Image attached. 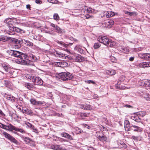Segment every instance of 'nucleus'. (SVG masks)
<instances>
[{
	"label": "nucleus",
	"mask_w": 150,
	"mask_h": 150,
	"mask_svg": "<svg viewBox=\"0 0 150 150\" xmlns=\"http://www.w3.org/2000/svg\"><path fill=\"white\" fill-rule=\"evenodd\" d=\"M7 52L10 55L16 57L20 59L16 60V62L21 64H27L26 59L27 57L23 53L17 51L9 50L7 51Z\"/></svg>",
	"instance_id": "1"
},
{
	"label": "nucleus",
	"mask_w": 150,
	"mask_h": 150,
	"mask_svg": "<svg viewBox=\"0 0 150 150\" xmlns=\"http://www.w3.org/2000/svg\"><path fill=\"white\" fill-rule=\"evenodd\" d=\"M98 40L100 42L103 43L107 46L111 47H114L115 43L111 39H109L107 37L104 36H100L98 38Z\"/></svg>",
	"instance_id": "2"
},
{
	"label": "nucleus",
	"mask_w": 150,
	"mask_h": 150,
	"mask_svg": "<svg viewBox=\"0 0 150 150\" xmlns=\"http://www.w3.org/2000/svg\"><path fill=\"white\" fill-rule=\"evenodd\" d=\"M26 77L28 79L32 80V82L35 84L41 85L43 83L42 80L39 77H37L33 75H28Z\"/></svg>",
	"instance_id": "3"
},
{
	"label": "nucleus",
	"mask_w": 150,
	"mask_h": 150,
	"mask_svg": "<svg viewBox=\"0 0 150 150\" xmlns=\"http://www.w3.org/2000/svg\"><path fill=\"white\" fill-rule=\"evenodd\" d=\"M59 76L61 79L64 81L71 80L73 78L72 75L68 72H62L59 73Z\"/></svg>",
	"instance_id": "4"
},
{
	"label": "nucleus",
	"mask_w": 150,
	"mask_h": 150,
	"mask_svg": "<svg viewBox=\"0 0 150 150\" xmlns=\"http://www.w3.org/2000/svg\"><path fill=\"white\" fill-rule=\"evenodd\" d=\"M54 54L56 57L63 59H69V58L70 57L69 55L57 51H56L54 52Z\"/></svg>",
	"instance_id": "5"
},
{
	"label": "nucleus",
	"mask_w": 150,
	"mask_h": 150,
	"mask_svg": "<svg viewBox=\"0 0 150 150\" xmlns=\"http://www.w3.org/2000/svg\"><path fill=\"white\" fill-rule=\"evenodd\" d=\"M3 134L6 138L10 140L11 142L16 144H18V142L17 140L8 133L6 132H3Z\"/></svg>",
	"instance_id": "6"
},
{
	"label": "nucleus",
	"mask_w": 150,
	"mask_h": 150,
	"mask_svg": "<svg viewBox=\"0 0 150 150\" xmlns=\"http://www.w3.org/2000/svg\"><path fill=\"white\" fill-rule=\"evenodd\" d=\"M138 56L142 59L146 60H150V53H140L138 54Z\"/></svg>",
	"instance_id": "7"
},
{
	"label": "nucleus",
	"mask_w": 150,
	"mask_h": 150,
	"mask_svg": "<svg viewBox=\"0 0 150 150\" xmlns=\"http://www.w3.org/2000/svg\"><path fill=\"white\" fill-rule=\"evenodd\" d=\"M50 148L54 150H66L61 145H52Z\"/></svg>",
	"instance_id": "8"
},
{
	"label": "nucleus",
	"mask_w": 150,
	"mask_h": 150,
	"mask_svg": "<svg viewBox=\"0 0 150 150\" xmlns=\"http://www.w3.org/2000/svg\"><path fill=\"white\" fill-rule=\"evenodd\" d=\"M30 102L33 105H39L43 104V103L41 101H36L34 98H31L30 100Z\"/></svg>",
	"instance_id": "9"
},
{
	"label": "nucleus",
	"mask_w": 150,
	"mask_h": 150,
	"mask_svg": "<svg viewBox=\"0 0 150 150\" xmlns=\"http://www.w3.org/2000/svg\"><path fill=\"white\" fill-rule=\"evenodd\" d=\"M74 50L81 54L83 53V52L82 47L79 45H77L74 48Z\"/></svg>",
	"instance_id": "10"
},
{
	"label": "nucleus",
	"mask_w": 150,
	"mask_h": 150,
	"mask_svg": "<svg viewBox=\"0 0 150 150\" xmlns=\"http://www.w3.org/2000/svg\"><path fill=\"white\" fill-rule=\"evenodd\" d=\"M124 127L126 131H129L130 129V126L129 121L126 120L124 122Z\"/></svg>",
	"instance_id": "11"
},
{
	"label": "nucleus",
	"mask_w": 150,
	"mask_h": 150,
	"mask_svg": "<svg viewBox=\"0 0 150 150\" xmlns=\"http://www.w3.org/2000/svg\"><path fill=\"white\" fill-rule=\"evenodd\" d=\"M103 14L107 18H109L115 15V13L112 11H105Z\"/></svg>",
	"instance_id": "12"
},
{
	"label": "nucleus",
	"mask_w": 150,
	"mask_h": 150,
	"mask_svg": "<svg viewBox=\"0 0 150 150\" xmlns=\"http://www.w3.org/2000/svg\"><path fill=\"white\" fill-rule=\"evenodd\" d=\"M99 134V135H98V138L102 142L106 141L107 139L106 137L104 134H103L102 133Z\"/></svg>",
	"instance_id": "13"
},
{
	"label": "nucleus",
	"mask_w": 150,
	"mask_h": 150,
	"mask_svg": "<svg viewBox=\"0 0 150 150\" xmlns=\"http://www.w3.org/2000/svg\"><path fill=\"white\" fill-rule=\"evenodd\" d=\"M80 107L84 110H91L92 109V107L89 105H81Z\"/></svg>",
	"instance_id": "14"
},
{
	"label": "nucleus",
	"mask_w": 150,
	"mask_h": 150,
	"mask_svg": "<svg viewBox=\"0 0 150 150\" xmlns=\"http://www.w3.org/2000/svg\"><path fill=\"white\" fill-rule=\"evenodd\" d=\"M11 26H10V29L12 31H16V32H20L22 31V30L19 28L14 27L12 25H11Z\"/></svg>",
	"instance_id": "15"
},
{
	"label": "nucleus",
	"mask_w": 150,
	"mask_h": 150,
	"mask_svg": "<svg viewBox=\"0 0 150 150\" xmlns=\"http://www.w3.org/2000/svg\"><path fill=\"white\" fill-rule=\"evenodd\" d=\"M22 41L23 42H24L25 44L28 46H32L33 45V43L28 40L22 39Z\"/></svg>",
	"instance_id": "16"
},
{
	"label": "nucleus",
	"mask_w": 150,
	"mask_h": 150,
	"mask_svg": "<svg viewBox=\"0 0 150 150\" xmlns=\"http://www.w3.org/2000/svg\"><path fill=\"white\" fill-rule=\"evenodd\" d=\"M114 23V21L113 20H109L105 22V23L106 25V26H107L108 27H110V26L109 27L108 26H109L112 25H113Z\"/></svg>",
	"instance_id": "17"
},
{
	"label": "nucleus",
	"mask_w": 150,
	"mask_h": 150,
	"mask_svg": "<svg viewBox=\"0 0 150 150\" xmlns=\"http://www.w3.org/2000/svg\"><path fill=\"white\" fill-rule=\"evenodd\" d=\"M131 119L134 120L137 122H140L141 121V119L137 114L135 116H132L131 117Z\"/></svg>",
	"instance_id": "18"
},
{
	"label": "nucleus",
	"mask_w": 150,
	"mask_h": 150,
	"mask_svg": "<svg viewBox=\"0 0 150 150\" xmlns=\"http://www.w3.org/2000/svg\"><path fill=\"white\" fill-rule=\"evenodd\" d=\"M26 59H29L30 61L31 60L32 62H34L36 61L38 59L34 55L32 54L30 56V57H27Z\"/></svg>",
	"instance_id": "19"
},
{
	"label": "nucleus",
	"mask_w": 150,
	"mask_h": 150,
	"mask_svg": "<svg viewBox=\"0 0 150 150\" xmlns=\"http://www.w3.org/2000/svg\"><path fill=\"white\" fill-rule=\"evenodd\" d=\"M149 62L141 63L139 64V66L140 67L144 68L149 67Z\"/></svg>",
	"instance_id": "20"
},
{
	"label": "nucleus",
	"mask_w": 150,
	"mask_h": 150,
	"mask_svg": "<svg viewBox=\"0 0 150 150\" xmlns=\"http://www.w3.org/2000/svg\"><path fill=\"white\" fill-rule=\"evenodd\" d=\"M24 85L25 87L29 90L32 89L34 87L33 85L30 83H25Z\"/></svg>",
	"instance_id": "21"
},
{
	"label": "nucleus",
	"mask_w": 150,
	"mask_h": 150,
	"mask_svg": "<svg viewBox=\"0 0 150 150\" xmlns=\"http://www.w3.org/2000/svg\"><path fill=\"white\" fill-rule=\"evenodd\" d=\"M22 111L23 113H25L28 115H30L33 113L31 110L26 108L25 109H24L22 110Z\"/></svg>",
	"instance_id": "22"
},
{
	"label": "nucleus",
	"mask_w": 150,
	"mask_h": 150,
	"mask_svg": "<svg viewBox=\"0 0 150 150\" xmlns=\"http://www.w3.org/2000/svg\"><path fill=\"white\" fill-rule=\"evenodd\" d=\"M83 58L80 55H78L76 57L75 60L76 62H81L83 60Z\"/></svg>",
	"instance_id": "23"
},
{
	"label": "nucleus",
	"mask_w": 150,
	"mask_h": 150,
	"mask_svg": "<svg viewBox=\"0 0 150 150\" xmlns=\"http://www.w3.org/2000/svg\"><path fill=\"white\" fill-rule=\"evenodd\" d=\"M106 73V74L110 75H115L116 74V72L114 70H107Z\"/></svg>",
	"instance_id": "24"
},
{
	"label": "nucleus",
	"mask_w": 150,
	"mask_h": 150,
	"mask_svg": "<svg viewBox=\"0 0 150 150\" xmlns=\"http://www.w3.org/2000/svg\"><path fill=\"white\" fill-rule=\"evenodd\" d=\"M132 127L134 129L133 130L134 131L140 132L142 131V129L137 126L135 125H132Z\"/></svg>",
	"instance_id": "25"
},
{
	"label": "nucleus",
	"mask_w": 150,
	"mask_h": 150,
	"mask_svg": "<svg viewBox=\"0 0 150 150\" xmlns=\"http://www.w3.org/2000/svg\"><path fill=\"white\" fill-rule=\"evenodd\" d=\"M13 130L22 133H25V131L22 129L19 128L18 127H16L14 126Z\"/></svg>",
	"instance_id": "26"
},
{
	"label": "nucleus",
	"mask_w": 150,
	"mask_h": 150,
	"mask_svg": "<svg viewBox=\"0 0 150 150\" xmlns=\"http://www.w3.org/2000/svg\"><path fill=\"white\" fill-rule=\"evenodd\" d=\"M68 64L64 61H60V67H68Z\"/></svg>",
	"instance_id": "27"
},
{
	"label": "nucleus",
	"mask_w": 150,
	"mask_h": 150,
	"mask_svg": "<svg viewBox=\"0 0 150 150\" xmlns=\"http://www.w3.org/2000/svg\"><path fill=\"white\" fill-rule=\"evenodd\" d=\"M57 42L62 47H67L69 46L68 45L66 44L62 41H58Z\"/></svg>",
	"instance_id": "28"
},
{
	"label": "nucleus",
	"mask_w": 150,
	"mask_h": 150,
	"mask_svg": "<svg viewBox=\"0 0 150 150\" xmlns=\"http://www.w3.org/2000/svg\"><path fill=\"white\" fill-rule=\"evenodd\" d=\"M12 22V19L9 18H6L4 21V22L5 23H7L9 25L10 24H11L10 23Z\"/></svg>",
	"instance_id": "29"
},
{
	"label": "nucleus",
	"mask_w": 150,
	"mask_h": 150,
	"mask_svg": "<svg viewBox=\"0 0 150 150\" xmlns=\"http://www.w3.org/2000/svg\"><path fill=\"white\" fill-rule=\"evenodd\" d=\"M7 130L10 131H12L14 129V126L11 124H9L7 125Z\"/></svg>",
	"instance_id": "30"
},
{
	"label": "nucleus",
	"mask_w": 150,
	"mask_h": 150,
	"mask_svg": "<svg viewBox=\"0 0 150 150\" xmlns=\"http://www.w3.org/2000/svg\"><path fill=\"white\" fill-rule=\"evenodd\" d=\"M137 115H139V116L140 118L141 117H143L144 116L146 115V113L144 112H139L137 113Z\"/></svg>",
	"instance_id": "31"
},
{
	"label": "nucleus",
	"mask_w": 150,
	"mask_h": 150,
	"mask_svg": "<svg viewBox=\"0 0 150 150\" xmlns=\"http://www.w3.org/2000/svg\"><path fill=\"white\" fill-rule=\"evenodd\" d=\"M144 83L143 86H150V80L145 81Z\"/></svg>",
	"instance_id": "32"
},
{
	"label": "nucleus",
	"mask_w": 150,
	"mask_h": 150,
	"mask_svg": "<svg viewBox=\"0 0 150 150\" xmlns=\"http://www.w3.org/2000/svg\"><path fill=\"white\" fill-rule=\"evenodd\" d=\"M23 139H24V140L25 142V143L27 144L29 143L30 141V139L28 137H23Z\"/></svg>",
	"instance_id": "33"
},
{
	"label": "nucleus",
	"mask_w": 150,
	"mask_h": 150,
	"mask_svg": "<svg viewBox=\"0 0 150 150\" xmlns=\"http://www.w3.org/2000/svg\"><path fill=\"white\" fill-rule=\"evenodd\" d=\"M1 82L3 84V85L2 86V87H3V86H6L8 83V81L4 80H2Z\"/></svg>",
	"instance_id": "34"
},
{
	"label": "nucleus",
	"mask_w": 150,
	"mask_h": 150,
	"mask_svg": "<svg viewBox=\"0 0 150 150\" xmlns=\"http://www.w3.org/2000/svg\"><path fill=\"white\" fill-rule=\"evenodd\" d=\"M54 19L55 20H59V17L58 14L57 13H54L53 15Z\"/></svg>",
	"instance_id": "35"
},
{
	"label": "nucleus",
	"mask_w": 150,
	"mask_h": 150,
	"mask_svg": "<svg viewBox=\"0 0 150 150\" xmlns=\"http://www.w3.org/2000/svg\"><path fill=\"white\" fill-rule=\"evenodd\" d=\"M7 99L8 100H10L12 101H14L15 98L12 96H9L7 97Z\"/></svg>",
	"instance_id": "36"
},
{
	"label": "nucleus",
	"mask_w": 150,
	"mask_h": 150,
	"mask_svg": "<svg viewBox=\"0 0 150 150\" xmlns=\"http://www.w3.org/2000/svg\"><path fill=\"white\" fill-rule=\"evenodd\" d=\"M100 44L98 43H96L94 44L93 47L95 49H96L100 47Z\"/></svg>",
	"instance_id": "37"
},
{
	"label": "nucleus",
	"mask_w": 150,
	"mask_h": 150,
	"mask_svg": "<svg viewBox=\"0 0 150 150\" xmlns=\"http://www.w3.org/2000/svg\"><path fill=\"white\" fill-rule=\"evenodd\" d=\"M149 94L148 93L144 91L143 93V94L142 95L145 98L146 100H147V98H148V95H149Z\"/></svg>",
	"instance_id": "38"
},
{
	"label": "nucleus",
	"mask_w": 150,
	"mask_h": 150,
	"mask_svg": "<svg viewBox=\"0 0 150 150\" xmlns=\"http://www.w3.org/2000/svg\"><path fill=\"white\" fill-rule=\"evenodd\" d=\"M12 42L15 43L16 44L17 43H19L20 42V41L17 39L13 38L12 40Z\"/></svg>",
	"instance_id": "39"
},
{
	"label": "nucleus",
	"mask_w": 150,
	"mask_h": 150,
	"mask_svg": "<svg viewBox=\"0 0 150 150\" xmlns=\"http://www.w3.org/2000/svg\"><path fill=\"white\" fill-rule=\"evenodd\" d=\"M53 65L56 67H60V62H54L53 64Z\"/></svg>",
	"instance_id": "40"
},
{
	"label": "nucleus",
	"mask_w": 150,
	"mask_h": 150,
	"mask_svg": "<svg viewBox=\"0 0 150 150\" xmlns=\"http://www.w3.org/2000/svg\"><path fill=\"white\" fill-rule=\"evenodd\" d=\"M55 29L57 30V32L59 33H61L62 32V30L59 27L57 26Z\"/></svg>",
	"instance_id": "41"
},
{
	"label": "nucleus",
	"mask_w": 150,
	"mask_h": 150,
	"mask_svg": "<svg viewBox=\"0 0 150 150\" xmlns=\"http://www.w3.org/2000/svg\"><path fill=\"white\" fill-rule=\"evenodd\" d=\"M14 48L15 49H18L21 47V45L19 43L16 44L14 45Z\"/></svg>",
	"instance_id": "42"
},
{
	"label": "nucleus",
	"mask_w": 150,
	"mask_h": 150,
	"mask_svg": "<svg viewBox=\"0 0 150 150\" xmlns=\"http://www.w3.org/2000/svg\"><path fill=\"white\" fill-rule=\"evenodd\" d=\"M125 13L126 14H128L131 16H132L134 15V14H135V13L134 12H129L128 11H126L125 12Z\"/></svg>",
	"instance_id": "43"
},
{
	"label": "nucleus",
	"mask_w": 150,
	"mask_h": 150,
	"mask_svg": "<svg viewBox=\"0 0 150 150\" xmlns=\"http://www.w3.org/2000/svg\"><path fill=\"white\" fill-rule=\"evenodd\" d=\"M110 59L111 62H115L116 61L115 58L114 57L112 56H111L110 57Z\"/></svg>",
	"instance_id": "44"
},
{
	"label": "nucleus",
	"mask_w": 150,
	"mask_h": 150,
	"mask_svg": "<svg viewBox=\"0 0 150 150\" xmlns=\"http://www.w3.org/2000/svg\"><path fill=\"white\" fill-rule=\"evenodd\" d=\"M68 135V134L66 133H63L61 134V135L63 137L67 138V136Z\"/></svg>",
	"instance_id": "45"
},
{
	"label": "nucleus",
	"mask_w": 150,
	"mask_h": 150,
	"mask_svg": "<svg viewBox=\"0 0 150 150\" xmlns=\"http://www.w3.org/2000/svg\"><path fill=\"white\" fill-rule=\"evenodd\" d=\"M86 10L88 13H90L92 12V8H91L86 7Z\"/></svg>",
	"instance_id": "46"
},
{
	"label": "nucleus",
	"mask_w": 150,
	"mask_h": 150,
	"mask_svg": "<svg viewBox=\"0 0 150 150\" xmlns=\"http://www.w3.org/2000/svg\"><path fill=\"white\" fill-rule=\"evenodd\" d=\"M6 40V39L5 37L2 36L0 37V41L5 42Z\"/></svg>",
	"instance_id": "47"
},
{
	"label": "nucleus",
	"mask_w": 150,
	"mask_h": 150,
	"mask_svg": "<svg viewBox=\"0 0 150 150\" xmlns=\"http://www.w3.org/2000/svg\"><path fill=\"white\" fill-rule=\"evenodd\" d=\"M86 82L88 83H93V84H94L95 82H94L93 81L91 80H88L86 81Z\"/></svg>",
	"instance_id": "48"
},
{
	"label": "nucleus",
	"mask_w": 150,
	"mask_h": 150,
	"mask_svg": "<svg viewBox=\"0 0 150 150\" xmlns=\"http://www.w3.org/2000/svg\"><path fill=\"white\" fill-rule=\"evenodd\" d=\"M78 115L81 118H83L84 117L83 113L81 112H79L78 113Z\"/></svg>",
	"instance_id": "49"
},
{
	"label": "nucleus",
	"mask_w": 150,
	"mask_h": 150,
	"mask_svg": "<svg viewBox=\"0 0 150 150\" xmlns=\"http://www.w3.org/2000/svg\"><path fill=\"white\" fill-rule=\"evenodd\" d=\"M35 3L37 4H40L42 3V1L41 0H36Z\"/></svg>",
	"instance_id": "50"
},
{
	"label": "nucleus",
	"mask_w": 150,
	"mask_h": 150,
	"mask_svg": "<svg viewBox=\"0 0 150 150\" xmlns=\"http://www.w3.org/2000/svg\"><path fill=\"white\" fill-rule=\"evenodd\" d=\"M48 1L50 3L54 4L55 3V0H48Z\"/></svg>",
	"instance_id": "51"
},
{
	"label": "nucleus",
	"mask_w": 150,
	"mask_h": 150,
	"mask_svg": "<svg viewBox=\"0 0 150 150\" xmlns=\"http://www.w3.org/2000/svg\"><path fill=\"white\" fill-rule=\"evenodd\" d=\"M67 138L68 139H70V140H73V138L69 134H68V135L67 136Z\"/></svg>",
	"instance_id": "52"
},
{
	"label": "nucleus",
	"mask_w": 150,
	"mask_h": 150,
	"mask_svg": "<svg viewBox=\"0 0 150 150\" xmlns=\"http://www.w3.org/2000/svg\"><path fill=\"white\" fill-rule=\"evenodd\" d=\"M83 116L84 117H87L89 116V113H83Z\"/></svg>",
	"instance_id": "53"
},
{
	"label": "nucleus",
	"mask_w": 150,
	"mask_h": 150,
	"mask_svg": "<svg viewBox=\"0 0 150 150\" xmlns=\"http://www.w3.org/2000/svg\"><path fill=\"white\" fill-rule=\"evenodd\" d=\"M50 26H52V27H54V28L55 29L56 28L57 26V25H55V24H54L53 23H51Z\"/></svg>",
	"instance_id": "54"
},
{
	"label": "nucleus",
	"mask_w": 150,
	"mask_h": 150,
	"mask_svg": "<svg viewBox=\"0 0 150 150\" xmlns=\"http://www.w3.org/2000/svg\"><path fill=\"white\" fill-rule=\"evenodd\" d=\"M3 68L6 71H8V67L6 65H4L3 66Z\"/></svg>",
	"instance_id": "55"
},
{
	"label": "nucleus",
	"mask_w": 150,
	"mask_h": 150,
	"mask_svg": "<svg viewBox=\"0 0 150 150\" xmlns=\"http://www.w3.org/2000/svg\"><path fill=\"white\" fill-rule=\"evenodd\" d=\"M125 78L124 77V76H122L120 78L119 80H120L121 81H123L125 79Z\"/></svg>",
	"instance_id": "56"
},
{
	"label": "nucleus",
	"mask_w": 150,
	"mask_h": 150,
	"mask_svg": "<svg viewBox=\"0 0 150 150\" xmlns=\"http://www.w3.org/2000/svg\"><path fill=\"white\" fill-rule=\"evenodd\" d=\"M134 57H132L129 58V61H132L134 59Z\"/></svg>",
	"instance_id": "57"
},
{
	"label": "nucleus",
	"mask_w": 150,
	"mask_h": 150,
	"mask_svg": "<svg viewBox=\"0 0 150 150\" xmlns=\"http://www.w3.org/2000/svg\"><path fill=\"white\" fill-rule=\"evenodd\" d=\"M132 138L134 140H137L138 139V137H135V136H132Z\"/></svg>",
	"instance_id": "58"
},
{
	"label": "nucleus",
	"mask_w": 150,
	"mask_h": 150,
	"mask_svg": "<svg viewBox=\"0 0 150 150\" xmlns=\"http://www.w3.org/2000/svg\"><path fill=\"white\" fill-rule=\"evenodd\" d=\"M125 107H126V108H132V106H131L129 105H125Z\"/></svg>",
	"instance_id": "59"
},
{
	"label": "nucleus",
	"mask_w": 150,
	"mask_h": 150,
	"mask_svg": "<svg viewBox=\"0 0 150 150\" xmlns=\"http://www.w3.org/2000/svg\"><path fill=\"white\" fill-rule=\"evenodd\" d=\"M115 87L117 89H120V85H117V84H116L115 85Z\"/></svg>",
	"instance_id": "60"
},
{
	"label": "nucleus",
	"mask_w": 150,
	"mask_h": 150,
	"mask_svg": "<svg viewBox=\"0 0 150 150\" xmlns=\"http://www.w3.org/2000/svg\"><path fill=\"white\" fill-rule=\"evenodd\" d=\"M121 81L120 80H119L118 81L116 84H117V85H120V84H121Z\"/></svg>",
	"instance_id": "61"
},
{
	"label": "nucleus",
	"mask_w": 150,
	"mask_h": 150,
	"mask_svg": "<svg viewBox=\"0 0 150 150\" xmlns=\"http://www.w3.org/2000/svg\"><path fill=\"white\" fill-rule=\"evenodd\" d=\"M4 125L0 123V127L3 129Z\"/></svg>",
	"instance_id": "62"
},
{
	"label": "nucleus",
	"mask_w": 150,
	"mask_h": 150,
	"mask_svg": "<svg viewBox=\"0 0 150 150\" xmlns=\"http://www.w3.org/2000/svg\"><path fill=\"white\" fill-rule=\"evenodd\" d=\"M3 129H4L5 130H7V125H4Z\"/></svg>",
	"instance_id": "63"
},
{
	"label": "nucleus",
	"mask_w": 150,
	"mask_h": 150,
	"mask_svg": "<svg viewBox=\"0 0 150 150\" xmlns=\"http://www.w3.org/2000/svg\"><path fill=\"white\" fill-rule=\"evenodd\" d=\"M147 100H150V94H149L148 95V98H147Z\"/></svg>",
	"instance_id": "64"
}]
</instances>
